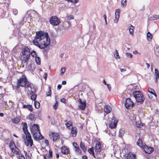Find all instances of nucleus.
I'll list each match as a JSON object with an SVG mask.
<instances>
[{
  "mask_svg": "<svg viewBox=\"0 0 159 159\" xmlns=\"http://www.w3.org/2000/svg\"><path fill=\"white\" fill-rule=\"evenodd\" d=\"M33 43L39 48L43 49L47 48L50 44L48 34L40 31L36 32Z\"/></svg>",
  "mask_w": 159,
  "mask_h": 159,
  "instance_id": "f257e3e1",
  "label": "nucleus"
},
{
  "mask_svg": "<svg viewBox=\"0 0 159 159\" xmlns=\"http://www.w3.org/2000/svg\"><path fill=\"white\" fill-rule=\"evenodd\" d=\"M30 55L33 57H36L37 55L35 51H33L31 52L30 50L27 47H25L20 53L22 63H26L27 65L26 62L28 60Z\"/></svg>",
  "mask_w": 159,
  "mask_h": 159,
  "instance_id": "f03ea898",
  "label": "nucleus"
},
{
  "mask_svg": "<svg viewBox=\"0 0 159 159\" xmlns=\"http://www.w3.org/2000/svg\"><path fill=\"white\" fill-rule=\"evenodd\" d=\"M18 83L21 85L23 87H25L28 89L29 87H31V83L29 82L25 75H23L19 79L17 80Z\"/></svg>",
  "mask_w": 159,
  "mask_h": 159,
  "instance_id": "7ed1b4c3",
  "label": "nucleus"
},
{
  "mask_svg": "<svg viewBox=\"0 0 159 159\" xmlns=\"http://www.w3.org/2000/svg\"><path fill=\"white\" fill-rule=\"evenodd\" d=\"M23 134L22 138L23 139L25 145L26 146H28L30 145V147L32 148H34L33 143V140L30 133H28L27 134Z\"/></svg>",
  "mask_w": 159,
  "mask_h": 159,
  "instance_id": "20e7f679",
  "label": "nucleus"
},
{
  "mask_svg": "<svg viewBox=\"0 0 159 159\" xmlns=\"http://www.w3.org/2000/svg\"><path fill=\"white\" fill-rule=\"evenodd\" d=\"M137 102L143 104L145 100L143 93L139 91H135L133 93Z\"/></svg>",
  "mask_w": 159,
  "mask_h": 159,
  "instance_id": "39448f33",
  "label": "nucleus"
},
{
  "mask_svg": "<svg viewBox=\"0 0 159 159\" xmlns=\"http://www.w3.org/2000/svg\"><path fill=\"white\" fill-rule=\"evenodd\" d=\"M60 22L59 19L56 16H52L49 19V23L52 25H57Z\"/></svg>",
  "mask_w": 159,
  "mask_h": 159,
  "instance_id": "423d86ee",
  "label": "nucleus"
},
{
  "mask_svg": "<svg viewBox=\"0 0 159 159\" xmlns=\"http://www.w3.org/2000/svg\"><path fill=\"white\" fill-rule=\"evenodd\" d=\"M134 103L130 98L126 99L125 102V106L127 109H130L132 108Z\"/></svg>",
  "mask_w": 159,
  "mask_h": 159,
  "instance_id": "0eeeda50",
  "label": "nucleus"
},
{
  "mask_svg": "<svg viewBox=\"0 0 159 159\" xmlns=\"http://www.w3.org/2000/svg\"><path fill=\"white\" fill-rule=\"evenodd\" d=\"M102 144V142H100L99 141H97L96 142L94 150L97 154H99L101 151Z\"/></svg>",
  "mask_w": 159,
  "mask_h": 159,
  "instance_id": "6e6552de",
  "label": "nucleus"
},
{
  "mask_svg": "<svg viewBox=\"0 0 159 159\" xmlns=\"http://www.w3.org/2000/svg\"><path fill=\"white\" fill-rule=\"evenodd\" d=\"M117 122L118 120L116 119L115 117H112L109 124V127L111 129L115 128L116 126Z\"/></svg>",
  "mask_w": 159,
  "mask_h": 159,
  "instance_id": "1a4fd4ad",
  "label": "nucleus"
},
{
  "mask_svg": "<svg viewBox=\"0 0 159 159\" xmlns=\"http://www.w3.org/2000/svg\"><path fill=\"white\" fill-rule=\"evenodd\" d=\"M32 134L34 139L35 140H41L44 138L43 136L41 134L40 131L37 132L36 133H35L34 135V133Z\"/></svg>",
  "mask_w": 159,
  "mask_h": 159,
  "instance_id": "9d476101",
  "label": "nucleus"
},
{
  "mask_svg": "<svg viewBox=\"0 0 159 159\" xmlns=\"http://www.w3.org/2000/svg\"><path fill=\"white\" fill-rule=\"evenodd\" d=\"M30 130L31 133L32 134L34 133V135L35 133H36L37 132L40 131L39 129V126L37 124H34L30 126Z\"/></svg>",
  "mask_w": 159,
  "mask_h": 159,
  "instance_id": "9b49d317",
  "label": "nucleus"
},
{
  "mask_svg": "<svg viewBox=\"0 0 159 159\" xmlns=\"http://www.w3.org/2000/svg\"><path fill=\"white\" fill-rule=\"evenodd\" d=\"M143 148L146 153L149 154L151 153L154 150L153 148L149 147L146 145H144Z\"/></svg>",
  "mask_w": 159,
  "mask_h": 159,
  "instance_id": "f8f14e48",
  "label": "nucleus"
},
{
  "mask_svg": "<svg viewBox=\"0 0 159 159\" xmlns=\"http://www.w3.org/2000/svg\"><path fill=\"white\" fill-rule=\"evenodd\" d=\"M51 139H52L53 141H56L57 139H59V136L57 133L54 132L52 133L49 134Z\"/></svg>",
  "mask_w": 159,
  "mask_h": 159,
  "instance_id": "ddd939ff",
  "label": "nucleus"
},
{
  "mask_svg": "<svg viewBox=\"0 0 159 159\" xmlns=\"http://www.w3.org/2000/svg\"><path fill=\"white\" fill-rule=\"evenodd\" d=\"M79 101L80 103L79 106V108L82 110H84L86 106V102L85 101L83 102L80 99L79 100Z\"/></svg>",
  "mask_w": 159,
  "mask_h": 159,
  "instance_id": "4468645a",
  "label": "nucleus"
},
{
  "mask_svg": "<svg viewBox=\"0 0 159 159\" xmlns=\"http://www.w3.org/2000/svg\"><path fill=\"white\" fill-rule=\"evenodd\" d=\"M23 125V130L25 134H28V133H30L28 131L27 129V125L26 123L25 122H23L22 123Z\"/></svg>",
  "mask_w": 159,
  "mask_h": 159,
  "instance_id": "2eb2a0df",
  "label": "nucleus"
},
{
  "mask_svg": "<svg viewBox=\"0 0 159 159\" xmlns=\"http://www.w3.org/2000/svg\"><path fill=\"white\" fill-rule=\"evenodd\" d=\"M61 152L64 154H67L69 152V150L68 148L64 146L62 147L61 148Z\"/></svg>",
  "mask_w": 159,
  "mask_h": 159,
  "instance_id": "dca6fc26",
  "label": "nucleus"
},
{
  "mask_svg": "<svg viewBox=\"0 0 159 159\" xmlns=\"http://www.w3.org/2000/svg\"><path fill=\"white\" fill-rule=\"evenodd\" d=\"M11 150L13 153L16 155L19 154L20 152V150L16 146L13 148H11Z\"/></svg>",
  "mask_w": 159,
  "mask_h": 159,
  "instance_id": "f3484780",
  "label": "nucleus"
},
{
  "mask_svg": "<svg viewBox=\"0 0 159 159\" xmlns=\"http://www.w3.org/2000/svg\"><path fill=\"white\" fill-rule=\"evenodd\" d=\"M111 110V108L108 105H106L104 107V111L107 114H108L110 112Z\"/></svg>",
  "mask_w": 159,
  "mask_h": 159,
  "instance_id": "a211bd4d",
  "label": "nucleus"
},
{
  "mask_svg": "<svg viewBox=\"0 0 159 159\" xmlns=\"http://www.w3.org/2000/svg\"><path fill=\"white\" fill-rule=\"evenodd\" d=\"M127 159H136V155L134 154L129 152L127 156Z\"/></svg>",
  "mask_w": 159,
  "mask_h": 159,
  "instance_id": "6ab92c4d",
  "label": "nucleus"
},
{
  "mask_svg": "<svg viewBox=\"0 0 159 159\" xmlns=\"http://www.w3.org/2000/svg\"><path fill=\"white\" fill-rule=\"evenodd\" d=\"M71 133L72 137H75L76 136L77 133V131L76 128L75 127H73L72 126Z\"/></svg>",
  "mask_w": 159,
  "mask_h": 159,
  "instance_id": "aec40b11",
  "label": "nucleus"
},
{
  "mask_svg": "<svg viewBox=\"0 0 159 159\" xmlns=\"http://www.w3.org/2000/svg\"><path fill=\"white\" fill-rule=\"evenodd\" d=\"M155 76L156 81L155 82L157 83L158 82V79L159 77V72L158 70L157 69H155Z\"/></svg>",
  "mask_w": 159,
  "mask_h": 159,
  "instance_id": "412c9836",
  "label": "nucleus"
},
{
  "mask_svg": "<svg viewBox=\"0 0 159 159\" xmlns=\"http://www.w3.org/2000/svg\"><path fill=\"white\" fill-rule=\"evenodd\" d=\"M137 144L140 147L142 148L144 147V145L143 143L142 140L141 139H139L137 142Z\"/></svg>",
  "mask_w": 159,
  "mask_h": 159,
  "instance_id": "4be33fe9",
  "label": "nucleus"
},
{
  "mask_svg": "<svg viewBox=\"0 0 159 159\" xmlns=\"http://www.w3.org/2000/svg\"><path fill=\"white\" fill-rule=\"evenodd\" d=\"M23 108L28 109L30 111H32L33 110L32 106L31 105H24L23 106Z\"/></svg>",
  "mask_w": 159,
  "mask_h": 159,
  "instance_id": "5701e85b",
  "label": "nucleus"
},
{
  "mask_svg": "<svg viewBox=\"0 0 159 159\" xmlns=\"http://www.w3.org/2000/svg\"><path fill=\"white\" fill-rule=\"evenodd\" d=\"M148 92L150 93L153 95L155 96V97H156L157 95L156 94V93L155 92V91L154 89H153L151 88H149L148 89Z\"/></svg>",
  "mask_w": 159,
  "mask_h": 159,
  "instance_id": "b1692460",
  "label": "nucleus"
},
{
  "mask_svg": "<svg viewBox=\"0 0 159 159\" xmlns=\"http://www.w3.org/2000/svg\"><path fill=\"white\" fill-rule=\"evenodd\" d=\"M20 117H16L12 120V121L14 123L17 124L20 121Z\"/></svg>",
  "mask_w": 159,
  "mask_h": 159,
  "instance_id": "393cba45",
  "label": "nucleus"
},
{
  "mask_svg": "<svg viewBox=\"0 0 159 159\" xmlns=\"http://www.w3.org/2000/svg\"><path fill=\"white\" fill-rule=\"evenodd\" d=\"M80 147L83 150L84 152H85L86 151V148L85 147L84 144L81 142L80 143Z\"/></svg>",
  "mask_w": 159,
  "mask_h": 159,
  "instance_id": "a878e982",
  "label": "nucleus"
},
{
  "mask_svg": "<svg viewBox=\"0 0 159 159\" xmlns=\"http://www.w3.org/2000/svg\"><path fill=\"white\" fill-rule=\"evenodd\" d=\"M147 36L148 40L151 41L152 37V34L149 32H148L147 34Z\"/></svg>",
  "mask_w": 159,
  "mask_h": 159,
  "instance_id": "bb28decb",
  "label": "nucleus"
},
{
  "mask_svg": "<svg viewBox=\"0 0 159 159\" xmlns=\"http://www.w3.org/2000/svg\"><path fill=\"white\" fill-rule=\"evenodd\" d=\"M134 27L130 25V28H129V33L130 34L133 35L134 34Z\"/></svg>",
  "mask_w": 159,
  "mask_h": 159,
  "instance_id": "cd10ccee",
  "label": "nucleus"
},
{
  "mask_svg": "<svg viewBox=\"0 0 159 159\" xmlns=\"http://www.w3.org/2000/svg\"><path fill=\"white\" fill-rule=\"evenodd\" d=\"M65 121L67 122V121L66 120ZM72 122L70 121H69L68 122H67L66 123V125L67 128H69V127L72 126Z\"/></svg>",
  "mask_w": 159,
  "mask_h": 159,
  "instance_id": "c85d7f7f",
  "label": "nucleus"
},
{
  "mask_svg": "<svg viewBox=\"0 0 159 159\" xmlns=\"http://www.w3.org/2000/svg\"><path fill=\"white\" fill-rule=\"evenodd\" d=\"M29 88H30V94H31L35 93L36 90L35 88H34V87L32 88V84L31 85V87H29Z\"/></svg>",
  "mask_w": 159,
  "mask_h": 159,
  "instance_id": "c756f323",
  "label": "nucleus"
},
{
  "mask_svg": "<svg viewBox=\"0 0 159 159\" xmlns=\"http://www.w3.org/2000/svg\"><path fill=\"white\" fill-rule=\"evenodd\" d=\"M34 105L35 107L37 109H39L40 106V103L39 102L35 101L34 102Z\"/></svg>",
  "mask_w": 159,
  "mask_h": 159,
  "instance_id": "7c9ffc66",
  "label": "nucleus"
},
{
  "mask_svg": "<svg viewBox=\"0 0 159 159\" xmlns=\"http://www.w3.org/2000/svg\"><path fill=\"white\" fill-rule=\"evenodd\" d=\"M35 61L37 64L40 65L41 64V60L40 57H35Z\"/></svg>",
  "mask_w": 159,
  "mask_h": 159,
  "instance_id": "2f4dec72",
  "label": "nucleus"
},
{
  "mask_svg": "<svg viewBox=\"0 0 159 159\" xmlns=\"http://www.w3.org/2000/svg\"><path fill=\"white\" fill-rule=\"evenodd\" d=\"M9 147L11 149V148H13L16 147V146L13 141H11L9 144Z\"/></svg>",
  "mask_w": 159,
  "mask_h": 159,
  "instance_id": "473e14b6",
  "label": "nucleus"
},
{
  "mask_svg": "<svg viewBox=\"0 0 159 159\" xmlns=\"http://www.w3.org/2000/svg\"><path fill=\"white\" fill-rule=\"evenodd\" d=\"M151 19L153 20H156L157 19H159V16L157 15H154L151 17Z\"/></svg>",
  "mask_w": 159,
  "mask_h": 159,
  "instance_id": "72a5a7b5",
  "label": "nucleus"
},
{
  "mask_svg": "<svg viewBox=\"0 0 159 159\" xmlns=\"http://www.w3.org/2000/svg\"><path fill=\"white\" fill-rule=\"evenodd\" d=\"M96 111L98 113H102V110L100 109L99 107L97 106L95 107Z\"/></svg>",
  "mask_w": 159,
  "mask_h": 159,
  "instance_id": "f704fd0d",
  "label": "nucleus"
},
{
  "mask_svg": "<svg viewBox=\"0 0 159 159\" xmlns=\"http://www.w3.org/2000/svg\"><path fill=\"white\" fill-rule=\"evenodd\" d=\"M136 122V126L138 128H140L142 125H141V122L139 121L138 122Z\"/></svg>",
  "mask_w": 159,
  "mask_h": 159,
  "instance_id": "c9c22d12",
  "label": "nucleus"
},
{
  "mask_svg": "<svg viewBox=\"0 0 159 159\" xmlns=\"http://www.w3.org/2000/svg\"><path fill=\"white\" fill-rule=\"evenodd\" d=\"M21 86V85L20 84L18 83V82H17L16 83V85L15 87H14L13 86L12 87V88L13 89H19L20 87Z\"/></svg>",
  "mask_w": 159,
  "mask_h": 159,
  "instance_id": "e433bc0d",
  "label": "nucleus"
},
{
  "mask_svg": "<svg viewBox=\"0 0 159 159\" xmlns=\"http://www.w3.org/2000/svg\"><path fill=\"white\" fill-rule=\"evenodd\" d=\"M34 115L31 113H30L28 116V118L30 120H32L34 119Z\"/></svg>",
  "mask_w": 159,
  "mask_h": 159,
  "instance_id": "4c0bfd02",
  "label": "nucleus"
},
{
  "mask_svg": "<svg viewBox=\"0 0 159 159\" xmlns=\"http://www.w3.org/2000/svg\"><path fill=\"white\" fill-rule=\"evenodd\" d=\"M114 55L115 56V57L116 58H117V59L119 58L120 57L119 55L118 52L117 51V50H116H116H115V53L114 54Z\"/></svg>",
  "mask_w": 159,
  "mask_h": 159,
  "instance_id": "58836bf2",
  "label": "nucleus"
},
{
  "mask_svg": "<svg viewBox=\"0 0 159 159\" xmlns=\"http://www.w3.org/2000/svg\"><path fill=\"white\" fill-rule=\"evenodd\" d=\"M48 91L47 93H46L47 96H50L51 95V90L49 87H48Z\"/></svg>",
  "mask_w": 159,
  "mask_h": 159,
  "instance_id": "ea45409f",
  "label": "nucleus"
},
{
  "mask_svg": "<svg viewBox=\"0 0 159 159\" xmlns=\"http://www.w3.org/2000/svg\"><path fill=\"white\" fill-rule=\"evenodd\" d=\"M120 16L115 15V20H114V23H117L119 18Z\"/></svg>",
  "mask_w": 159,
  "mask_h": 159,
  "instance_id": "a19ab883",
  "label": "nucleus"
},
{
  "mask_svg": "<svg viewBox=\"0 0 159 159\" xmlns=\"http://www.w3.org/2000/svg\"><path fill=\"white\" fill-rule=\"evenodd\" d=\"M75 151L78 154H80L81 152L79 147L78 148H76V149H75Z\"/></svg>",
  "mask_w": 159,
  "mask_h": 159,
  "instance_id": "79ce46f5",
  "label": "nucleus"
},
{
  "mask_svg": "<svg viewBox=\"0 0 159 159\" xmlns=\"http://www.w3.org/2000/svg\"><path fill=\"white\" fill-rule=\"evenodd\" d=\"M121 3L122 6L125 7L126 5V0H121Z\"/></svg>",
  "mask_w": 159,
  "mask_h": 159,
  "instance_id": "37998d69",
  "label": "nucleus"
},
{
  "mask_svg": "<svg viewBox=\"0 0 159 159\" xmlns=\"http://www.w3.org/2000/svg\"><path fill=\"white\" fill-rule=\"evenodd\" d=\"M61 75H62L64 74V73L66 71L65 67H64L62 68L61 70Z\"/></svg>",
  "mask_w": 159,
  "mask_h": 159,
  "instance_id": "c03bdc74",
  "label": "nucleus"
},
{
  "mask_svg": "<svg viewBox=\"0 0 159 159\" xmlns=\"http://www.w3.org/2000/svg\"><path fill=\"white\" fill-rule=\"evenodd\" d=\"M88 151L90 153H91L92 154H93V153L94 152L93 151V147L90 148H89L88 150Z\"/></svg>",
  "mask_w": 159,
  "mask_h": 159,
  "instance_id": "a18cd8bd",
  "label": "nucleus"
},
{
  "mask_svg": "<svg viewBox=\"0 0 159 159\" xmlns=\"http://www.w3.org/2000/svg\"><path fill=\"white\" fill-rule=\"evenodd\" d=\"M31 99L33 100H35L36 98V94H32L31 97Z\"/></svg>",
  "mask_w": 159,
  "mask_h": 159,
  "instance_id": "49530a36",
  "label": "nucleus"
},
{
  "mask_svg": "<svg viewBox=\"0 0 159 159\" xmlns=\"http://www.w3.org/2000/svg\"><path fill=\"white\" fill-rule=\"evenodd\" d=\"M120 10L119 9H117L116 10L115 15L119 16H120Z\"/></svg>",
  "mask_w": 159,
  "mask_h": 159,
  "instance_id": "de8ad7c7",
  "label": "nucleus"
},
{
  "mask_svg": "<svg viewBox=\"0 0 159 159\" xmlns=\"http://www.w3.org/2000/svg\"><path fill=\"white\" fill-rule=\"evenodd\" d=\"M44 159H51V157L49 156V154H46L44 156Z\"/></svg>",
  "mask_w": 159,
  "mask_h": 159,
  "instance_id": "09e8293b",
  "label": "nucleus"
},
{
  "mask_svg": "<svg viewBox=\"0 0 159 159\" xmlns=\"http://www.w3.org/2000/svg\"><path fill=\"white\" fill-rule=\"evenodd\" d=\"M68 1H70V2L74 3H77L78 1L79 0H66Z\"/></svg>",
  "mask_w": 159,
  "mask_h": 159,
  "instance_id": "8fccbe9b",
  "label": "nucleus"
},
{
  "mask_svg": "<svg viewBox=\"0 0 159 159\" xmlns=\"http://www.w3.org/2000/svg\"><path fill=\"white\" fill-rule=\"evenodd\" d=\"M58 107V104L57 103V102H56L53 105V108L55 109L56 110L57 108Z\"/></svg>",
  "mask_w": 159,
  "mask_h": 159,
  "instance_id": "3c124183",
  "label": "nucleus"
},
{
  "mask_svg": "<svg viewBox=\"0 0 159 159\" xmlns=\"http://www.w3.org/2000/svg\"><path fill=\"white\" fill-rule=\"evenodd\" d=\"M126 55L127 57H128L129 58H131L133 57V55L131 53H126Z\"/></svg>",
  "mask_w": 159,
  "mask_h": 159,
  "instance_id": "603ef678",
  "label": "nucleus"
},
{
  "mask_svg": "<svg viewBox=\"0 0 159 159\" xmlns=\"http://www.w3.org/2000/svg\"><path fill=\"white\" fill-rule=\"evenodd\" d=\"M44 50L43 51V52L44 54H46L47 52L49 50V48H43Z\"/></svg>",
  "mask_w": 159,
  "mask_h": 159,
  "instance_id": "864d4df0",
  "label": "nucleus"
},
{
  "mask_svg": "<svg viewBox=\"0 0 159 159\" xmlns=\"http://www.w3.org/2000/svg\"><path fill=\"white\" fill-rule=\"evenodd\" d=\"M67 18L68 20H70L73 19V16L72 15H70L67 16Z\"/></svg>",
  "mask_w": 159,
  "mask_h": 159,
  "instance_id": "5fc2aeb1",
  "label": "nucleus"
},
{
  "mask_svg": "<svg viewBox=\"0 0 159 159\" xmlns=\"http://www.w3.org/2000/svg\"><path fill=\"white\" fill-rule=\"evenodd\" d=\"M13 13L15 15H16L18 13V11L16 9H14L12 11Z\"/></svg>",
  "mask_w": 159,
  "mask_h": 159,
  "instance_id": "6e6d98bb",
  "label": "nucleus"
},
{
  "mask_svg": "<svg viewBox=\"0 0 159 159\" xmlns=\"http://www.w3.org/2000/svg\"><path fill=\"white\" fill-rule=\"evenodd\" d=\"M73 146H74V148L76 149V148H78L79 147V146L78 145L77 143L75 142H73Z\"/></svg>",
  "mask_w": 159,
  "mask_h": 159,
  "instance_id": "4d7b16f0",
  "label": "nucleus"
},
{
  "mask_svg": "<svg viewBox=\"0 0 159 159\" xmlns=\"http://www.w3.org/2000/svg\"><path fill=\"white\" fill-rule=\"evenodd\" d=\"M104 156V154H102V156L101 157L99 156H97L96 158L97 159H103V157Z\"/></svg>",
  "mask_w": 159,
  "mask_h": 159,
  "instance_id": "13d9d810",
  "label": "nucleus"
},
{
  "mask_svg": "<svg viewBox=\"0 0 159 159\" xmlns=\"http://www.w3.org/2000/svg\"><path fill=\"white\" fill-rule=\"evenodd\" d=\"M49 156L51 157H52V151L50 150L49 151Z\"/></svg>",
  "mask_w": 159,
  "mask_h": 159,
  "instance_id": "bf43d9fd",
  "label": "nucleus"
},
{
  "mask_svg": "<svg viewBox=\"0 0 159 159\" xmlns=\"http://www.w3.org/2000/svg\"><path fill=\"white\" fill-rule=\"evenodd\" d=\"M60 101L63 103L66 102V99L64 98H62L60 99Z\"/></svg>",
  "mask_w": 159,
  "mask_h": 159,
  "instance_id": "052dcab7",
  "label": "nucleus"
},
{
  "mask_svg": "<svg viewBox=\"0 0 159 159\" xmlns=\"http://www.w3.org/2000/svg\"><path fill=\"white\" fill-rule=\"evenodd\" d=\"M107 87L108 88L109 90L110 91L111 89V86L110 84H107Z\"/></svg>",
  "mask_w": 159,
  "mask_h": 159,
  "instance_id": "680f3d73",
  "label": "nucleus"
},
{
  "mask_svg": "<svg viewBox=\"0 0 159 159\" xmlns=\"http://www.w3.org/2000/svg\"><path fill=\"white\" fill-rule=\"evenodd\" d=\"M48 74L47 73L45 72L44 74V75L43 76V78L45 79L46 80Z\"/></svg>",
  "mask_w": 159,
  "mask_h": 159,
  "instance_id": "e2e57ef3",
  "label": "nucleus"
},
{
  "mask_svg": "<svg viewBox=\"0 0 159 159\" xmlns=\"http://www.w3.org/2000/svg\"><path fill=\"white\" fill-rule=\"evenodd\" d=\"M124 134L123 132L121 133L120 131L119 132V136L121 137Z\"/></svg>",
  "mask_w": 159,
  "mask_h": 159,
  "instance_id": "0e129e2a",
  "label": "nucleus"
},
{
  "mask_svg": "<svg viewBox=\"0 0 159 159\" xmlns=\"http://www.w3.org/2000/svg\"><path fill=\"white\" fill-rule=\"evenodd\" d=\"M120 69L121 72H125L126 70V69H121L120 68Z\"/></svg>",
  "mask_w": 159,
  "mask_h": 159,
  "instance_id": "69168bd1",
  "label": "nucleus"
},
{
  "mask_svg": "<svg viewBox=\"0 0 159 159\" xmlns=\"http://www.w3.org/2000/svg\"><path fill=\"white\" fill-rule=\"evenodd\" d=\"M45 143L46 144L47 146H48L49 144V142L48 140H45Z\"/></svg>",
  "mask_w": 159,
  "mask_h": 159,
  "instance_id": "338daca9",
  "label": "nucleus"
},
{
  "mask_svg": "<svg viewBox=\"0 0 159 159\" xmlns=\"http://www.w3.org/2000/svg\"><path fill=\"white\" fill-rule=\"evenodd\" d=\"M82 159H88L87 156L86 155L83 156L82 157Z\"/></svg>",
  "mask_w": 159,
  "mask_h": 159,
  "instance_id": "774afa93",
  "label": "nucleus"
}]
</instances>
